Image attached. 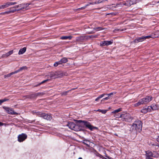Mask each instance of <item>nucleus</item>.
<instances>
[{
    "label": "nucleus",
    "mask_w": 159,
    "mask_h": 159,
    "mask_svg": "<svg viewBox=\"0 0 159 159\" xmlns=\"http://www.w3.org/2000/svg\"><path fill=\"white\" fill-rule=\"evenodd\" d=\"M78 125H76L74 123L72 122H68L66 125L67 126L72 130L75 131H79L81 130L83 126H84L90 130H93L94 129H97L98 128L94 127L90 123L87 121L78 120Z\"/></svg>",
    "instance_id": "1"
},
{
    "label": "nucleus",
    "mask_w": 159,
    "mask_h": 159,
    "mask_svg": "<svg viewBox=\"0 0 159 159\" xmlns=\"http://www.w3.org/2000/svg\"><path fill=\"white\" fill-rule=\"evenodd\" d=\"M142 123L141 121L136 120L134 121L131 127L132 130H136L137 132H140L142 130Z\"/></svg>",
    "instance_id": "2"
},
{
    "label": "nucleus",
    "mask_w": 159,
    "mask_h": 159,
    "mask_svg": "<svg viewBox=\"0 0 159 159\" xmlns=\"http://www.w3.org/2000/svg\"><path fill=\"white\" fill-rule=\"evenodd\" d=\"M119 116H116V118H120L121 120L123 121H129L133 119V118L131 117L130 115L127 113H123L121 114H120Z\"/></svg>",
    "instance_id": "3"
},
{
    "label": "nucleus",
    "mask_w": 159,
    "mask_h": 159,
    "mask_svg": "<svg viewBox=\"0 0 159 159\" xmlns=\"http://www.w3.org/2000/svg\"><path fill=\"white\" fill-rule=\"evenodd\" d=\"M43 93L42 92H39L36 93H33L25 96L26 98L31 99L35 100L36 98L41 95H43Z\"/></svg>",
    "instance_id": "4"
},
{
    "label": "nucleus",
    "mask_w": 159,
    "mask_h": 159,
    "mask_svg": "<svg viewBox=\"0 0 159 159\" xmlns=\"http://www.w3.org/2000/svg\"><path fill=\"white\" fill-rule=\"evenodd\" d=\"M153 98L150 96H147L141 99L143 104H145L150 102L152 99Z\"/></svg>",
    "instance_id": "5"
},
{
    "label": "nucleus",
    "mask_w": 159,
    "mask_h": 159,
    "mask_svg": "<svg viewBox=\"0 0 159 159\" xmlns=\"http://www.w3.org/2000/svg\"><path fill=\"white\" fill-rule=\"evenodd\" d=\"M3 108L5 110L8 114L11 115H16L17 114L16 112L14 111L13 109L9 107H3Z\"/></svg>",
    "instance_id": "6"
},
{
    "label": "nucleus",
    "mask_w": 159,
    "mask_h": 159,
    "mask_svg": "<svg viewBox=\"0 0 159 159\" xmlns=\"http://www.w3.org/2000/svg\"><path fill=\"white\" fill-rule=\"evenodd\" d=\"M27 138V135L25 134L22 133L19 134L18 137V140L21 142L24 141Z\"/></svg>",
    "instance_id": "7"
},
{
    "label": "nucleus",
    "mask_w": 159,
    "mask_h": 159,
    "mask_svg": "<svg viewBox=\"0 0 159 159\" xmlns=\"http://www.w3.org/2000/svg\"><path fill=\"white\" fill-rule=\"evenodd\" d=\"M113 43V40L111 41H101L100 43V46L102 47L105 46H108L112 44Z\"/></svg>",
    "instance_id": "8"
},
{
    "label": "nucleus",
    "mask_w": 159,
    "mask_h": 159,
    "mask_svg": "<svg viewBox=\"0 0 159 159\" xmlns=\"http://www.w3.org/2000/svg\"><path fill=\"white\" fill-rule=\"evenodd\" d=\"M146 159H153L152 158V152L148 150L146 151Z\"/></svg>",
    "instance_id": "9"
},
{
    "label": "nucleus",
    "mask_w": 159,
    "mask_h": 159,
    "mask_svg": "<svg viewBox=\"0 0 159 159\" xmlns=\"http://www.w3.org/2000/svg\"><path fill=\"white\" fill-rule=\"evenodd\" d=\"M42 117L44 119L49 120H50L52 119V116L51 115L44 113H43L42 115Z\"/></svg>",
    "instance_id": "10"
},
{
    "label": "nucleus",
    "mask_w": 159,
    "mask_h": 159,
    "mask_svg": "<svg viewBox=\"0 0 159 159\" xmlns=\"http://www.w3.org/2000/svg\"><path fill=\"white\" fill-rule=\"evenodd\" d=\"M151 37L150 35H148L146 36H143L141 37H139L140 40L141 42L143 41L146 39H149Z\"/></svg>",
    "instance_id": "11"
},
{
    "label": "nucleus",
    "mask_w": 159,
    "mask_h": 159,
    "mask_svg": "<svg viewBox=\"0 0 159 159\" xmlns=\"http://www.w3.org/2000/svg\"><path fill=\"white\" fill-rule=\"evenodd\" d=\"M122 110V108H119V109L115 110L114 111L112 112V113L114 114H115L114 116L116 117L115 116H120V113L118 115L116 114L117 113H118L120 111Z\"/></svg>",
    "instance_id": "12"
},
{
    "label": "nucleus",
    "mask_w": 159,
    "mask_h": 159,
    "mask_svg": "<svg viewBox=\"0 0 159 159\" xmlns=\"http://www.w3.org/2000/svg\"><path fill=\"white\" fill-rule=\"evenodd\" d=\"M72 38V36L71 35L67 36H62L61 37L60 39H67L70 40Z\"/></svg>",
    "instance_id": "13"
},
{
    "label": "nucleus",
    "mask_w": 159,
    "mask_h": 159,
    "mask_svg": "<svg viewBox=\"0 0 159 159\" xmlns=\"http://www.w3.org/2000/svg\"><path fill=\"white\" fill-rule=\"evenodd\" d=\"M26 48L25 47L23 48H22L20 49L19 51L18 54L19 55L22 54L24 53L26 51Z\"/></svg>",
    "instance_id": "14"
},
{
    "label": "nucleus",
    "mask_w": 159,
    "mask_h": 159,
    "mask_svg": "<svg viewBox=\"0 0 159 159\" xmlns=\"http://www.w3.org/2000/svg\"><path fill=\"white\" fill-rule=\"evenodd\" d=\"M148 107H147V106H145V107H144L143 109H142L141 111V112L142 113H147L148 111Z\"/></svg>",
    "instance_id": "15"
},
{
    "label": "nucleus",
    "mask_w": 159,
    "mask_h": 159,
    "mask_svg": "<svg viewBox=\"0 0 159 159\" xmlns=\"http://www.w3.org/2000/svg\"><path fill=\"white\" fill-rule=\"evenodd\" d=\"M141 105H143V103L141 101V100L140 99L139 101L137 102V103L134 104H133V106L135 107H138Z\"/></svg>",
    "instance_id": "16"
},
{
    "label": "nucleus",
    "mask_w": 159,
    "mask_h": 159,
    "mask_svg": "<svg viewBox=\"0 0 159 159\" xmlns=\"http://www.w3.org/2000/svg\"><path fill=\"white\" fill-rule=\"evenodd\" d=\"M60 61L61 62L62 64L65 63L68 61L67 58L64 57L61 59Z\"/></svg>",
    "instance_id": "17"
},
{
    "label": "nucleus",
    "mask_w": 159,
    "mask_h": 159,
    "mask_svg": "<svg viewBox=\"0 0 159 159\" xmlns=\"http://www.w3.org/2000/svg\"><path fill=\"white\" fill-rule=\"evenodd\" d=\"M152 157L158 158L159 157V154L156 151H153L152 152Z\"/></svg>",
    "instance_id": "18"
},
{
    "label": "nucleus",
    "mask_w": 159,
    "mask_h": 159,
    "mask_svg": "<svg viewBox=\"0 0 159 159\" xmlns=\"http://www.w3.org/2000/svg\"><path fill=\"white\" fill-rule=\"evenodd\" d=\"M123 4L127 7H130L131 6V1H126L123 3Z\"/></svg>",
    "instance_id": "19"
},
{
    "label": "nucleus",
    "mask_w": 159,
    "mask_h": 159,
    "mask_svg": "<svg viewBox=\"0 0 159 159\" xmlns=\"http://www.w3.org/2000/svg\"><path fill=\"white\" fill-rule=\"evenodd\" d=\"M151 107L152 109L153 110H157L158 108V107L157 106V105L155 104H153L152 105Z\"/></svg>",
    "instance_id": "20"
},
{
    "label": "nucleus",
    "mask_w": 159,
    "mask_h": 159,
    "mask_svg": "<svg viewBox=\"0 0 159 159\" xmlns=\"http://www.w3.org/2000/svg\"><path fill=\"white\" fill-rule=\"evenodd\" d=\"M27 68V67L25 66H22L21 67H20L19 69L18 70H17L15 71V72H16V73H17L21 70H23L26 69Z\"/></svg>",
    "instance_id": "21"
},
{
    "label": "nucleus",
    "mask_w": 159,
    "mask_h": 159,
    "mask_svg": "<svg viewBox=\"0 0 159 159\" xmlns=\"http://www.w3.org/2000/svg\"><path fill=\"white\" fill-rule=\"evenodd\" d=\"M12 8H13L12 7V8H11V9L9 11H8L9 14L11 13H14L15 11H16L17 10L19 11L20 10V9H18V10H17L16 9H13Z\"/></svg>",
    "instance_id": "22"
},
{
    "label": "nucleus",
    "mask_w": 159,
    "mask_h": 159,
    "mask_svg": "<svg viewBox=\"0 0 159 159\" xmlns=\"http://www.w3.org/2000/svg\"><path fill=\"white\" fill-rule=\"evenodd\" d=\"M116 92H113L109 94H105V95H107L108 97H109V98L113 95L114 94H115L116 93Z\"/></svg>",
    "instance_id": "23"
},
{
    "label": "nucleus",
    "mask_w": 159,
    "mask_h": 159,
    "mask_svg": "<svg viewBox=\"0 0 159 159\" xmlns=\"http://www.w3.org/2000/svg\"><path fill=\"white\" fill-rule=\"evenodd\" d=\"M105 95V93H103L100 95L95 99V101H98L100 99L102 98Z\"/></svg>",
    "instance_id": "24"
},
{
    "label": "nucleus",
    "mask_w": 159,
    "mask_h": 159,
    "mask_svg": "<svg viewBox=\"0 0 159 159\" xmlns=\"http://www.w3.org/2000/svg\"><path fill=\"white\" fill-rule=\"evenodd\" d=\"M31 4H33L31 3H27L26 4H25V3L23 4L22 5L24 7L22 8H21L20 9V10H22V9H24V7H27L29 5H31Z\"/></svg>",
    "instance_id": "25"
},
{
    "label": "nucleus",
    "mask_w": 159,
    "mask_h": 159,
    "mask_svg": "<svg viewBox=\"0 0 159 159\" xmlns=\"http://www.w3.org/2000/svg\"><path fill=\"white\" fill-rule=\"evenodd\" d=\"M9 99L7 98H4L3 99L0 100V105H1L2 103L6 101H8Z\"/></svg>",
    "instance_id": "26"
},
{
    "label": "nucleus",
    "mask_w": 159,
    "mask_h": 159,
    "mask_svg": "<svg viewBox=\"0 0 159 159\" xmlns=\"http://www.w3.org/2000/svg\"><path fill=\"white\" fill-rule=\"evenodd\" d=\"M61 64H62L61 61H60V60L56 62L54 64V66L55 67H56L58 65Z\"/></svg>",
    "instance_id": "27"
},
{
    "label": "nucleus",
    "mask_w": 159,
    "mask_h": 159,
    "mask_svg": "<svg viewBox=\"0 0 159 159\" xmlns=\"http://www.w3.org/2000/svg\"><path fill=\"white\" fill-rule=\"evenodd\" d=\"M55 75H56V77H55L54 78H58L61 76V73L59 72H56V74Z\"/></svg>",
    "instance_id": "28"
},
{
    "label": "nucleus",
    "mask_w": 159,
    "mask_h": 159,
    "mask_svg": "<svg viewBox=\"0 0 159 159\" xmlns=\"http://www.w3.org/2000/svg\"><path fill=\"white\" fill-rule=\"evenodd\" d=\"M141 41L140 40L139 37L137 38L136 39H135L134 40L133 42H131L132 43H138L139 42H141Z\"/></svg>",
    "instance_id": "29"
},
{
    "label": "nucleus",
    "mask_w": 159,
    "mask_h": 159,
    "mask_svg": "<svg viewBox=\"0 0 159 159\" xmlns=\"http://www.w3.org/2000/svg\"><path fill=\"white\" fill-rule=\"evenodd\" d=\"M15 74H16V73L15 71L14 72H12L9 74H8L7 75H5V76L7 77H10L12 75Z\"/></svg>",
    "instance_id": "30"
},
{
    "label": "nucleus",
    "mask_w": 159,
    "mask_h": 159,
    "mask_svg": "<svg viewBox=\"0 0 159 159\" xmlns=\"http://www.w3.org/2000/svg\"><path fill=\"white\" fill-rule=\"evenodd\" d=\"M43 113H42L41 112L38 111V112H37V114L36 115L38 116L39 117H42V115H43Z\"/></svg>",
    "instance_id": "31"
},
{
    "label": "nucleus",
    "mask_w": 159,
    "mask_h": 159,
    "mask_svg": "<svg viewBox=\"0 0 159 159\" xmlns=\"http://www.w3.org/2000/svg\"><path fill=\"white\" fill-rule=\"evenodd\" d=\"M70 91V90H68L66 91L62 92L61 93V95H66L67 94V93H69Z\"/></svg>",
    "instance_id": "32"
},
{
    "label": "nucleus",
    "mask_w": 159,
    "mask_h": 159,
    "mask_svg": "<svg viewBox=\"0 0 159 159\" xmlns=\"http://www.w3.org/2000/svg\"><path fill=\"white\" fill-rule=\"evenodd\" d=\"M97 156L103 159H107L106 158H105L102 155L99 153H98L97 155Z\"/></svg>",
    "instance_id": "33"
},
{
    "label": "nucleus",
    "mask_w": 159,
    "mask_h": 159,
    "mask_svg": "<svg viewBox=\"0 0 159 159\" xmlns=\"http://www.w3.org/2000/svg\"><path fill=\"white\" fill-rule=\"evenodd\" d=\"M13 50H11L7 53V55L8 56L10 55L13 53Z\"/></svg>",
    "instance_id": "34"
},
{
    "label": "nucleus",
    "mask_w": 159,
    "mask_h": 159,
    "mask_svg": "<svg viewBox=\"0 0 159 159\" xmlns=\"http://www.w3.org/2000/svg\"><path fill=\"white\" fill-rule=\"evenodd\" d=\"M130 1H131V5L137 3L136 0H131Z\"/></svg>",
    "instance_id": "35"
},
{
    "label": "nucleus",
    "mask_w": 159,
    "mask_h": 159,
    "mask_svg": "<svg viewBox=\"0 0 159 159\" xmlns=\"http://www.w3.org/2000/svg\"><path fill=\"white\" fill-rule=\"evenodd\" d=\"M93 29L95 30H97V31H98L103 30L104 29L102 28V27H98L97 28H94Z\"/></svg>",
    "instance_id": "36"
},
{
    "label": "nucleus",
    "mask_w": 159,
    "mask_h": 159,
    "mask_svg": "<svg viewBox=\"0 0 159 159\" xmlns=\"http://www.w3.org/2000/svg\"><path fill=\"white\" fill-rule=\"evenodd\" d=\"M49 80H50L49 79H47V80H43V81H42L41 83H40V84H43V83H45L47 82Z\"/></svg>",
    "instance_id": "37"
},
{
    "label": "nucleus",
    "mask_w": 159,
    "mask_h": 159,
    "mask_svg": "<svg viewBox=\"0 0 159 159\" xmlns=\"http://www.w3.org/2000/svg\"><path fill=\"white\" fill-rule=\"evenodd\" d=\"M49 80H50L49 79H47V80H43V81H42L41 83H40V84H43V83H45L47 82Z\"/></svg>",
    "instance_id": "38"
},
{
    "label": "nucleus",
    "mask_w": 159,
    "mask_h": 159,
    "mask_svg": "<svg viewBox=\"0 0 159 159\" xmlns=\"http://www.w3.org/2000/svg\"><path fill=\"white\" fill-rule=\"evenodd\" d=\"M6 7H7L6 6L5 4L3 5H1V6H0V9H3Z\"/></svg>",
    "instance_id": "39"
},
{
    "label": "nucleus",
    "mask_w": 159,
    "mask_h": 159,
    "mask_svg": "<svg viewBox=\"0 0 159 159\" xmlns=\"http://www.w3.org/2000/svg\"><path fill=\"white\" fill-rule=\"evenodd\" d=\"M107 111L106 110H102L101 112L103 114H105L106 113Z\"/></svg>",
    "instance_id": "40"
},
{
    "label": "nucleus",
    "mask_w": 159,
    "mask_h": 159,
    "mask_svg": "<svg viewBox=\"0 0 159 159\" xmlns=\"http://www.w3.org/2000/svg\"><path fill=\"white\" fill-rule=\"evenodd\" d=\"M85 8L84 6V7H82L81 8H78L76 9V10L77 11H78V10H84V9H85Z\"/></svg>",
    "instance_id": "41"
},
{
    "label": "nucleus",
    "mask_w": 159,
    "mask_h": 159,
    "mask_svg": "<svg viewBox=\"0 0 159 159\" xmlns=\"http://www.w3.org/2000/svg\"><path fill=\"white\" fill-rule=\"evenodd\" d=\"M6 7H7L10 6H11L10 2H8L5 3Z\"/></svg>",
    "instance_id": "42"
},
{
    "label": "nucleus",
    "mask_w": 159,
    "mask_h": 159,
    "mask_svg": "<svg viewBox=\"0 0 159 159\" xmlns=\"http://www.w3.org/2000/svg\"><path fill=\"white\" fill-rule=\"evenodd\" d=\"M5 14H9L8 11H7L0 13V15H4Z\"/></svg>",
    "instance_id": "43"
},
{
    "label": "nucleus",
    "mask_w": 159,
    "mask_h": 159,
    "mask_svg": "<svg viewBox=\"0 0 159 159\" xmlns=\"http://www.w3.org/2000/svg\"><path fill=\"white\" fill-rule=\"evenodd\" d=\"M8 57V56L7 55V53L3 54L2 56V57L3 58L7 57Z\"/></svg>",
    "instance_id": "44"
},
{
    "label": "nucleus",
    "mask_w": 159,
    "mask_h": 159,
    "mask_svg": "<svg viewBox=\"0 0 159 159\" xmlns=\"http://www.w3.org/2000/svg\"><path fill=\"white\" fill-rule=\"evenodd\" d=\"M109 98V97H106L105 98H103L102 101V100L103 101H104V100H107Z\"/></svg>",
    "instance_id": "45"
},
{
    "label": "nucleus",
    "mask_w": 159,
    "mask_h": 159,
    "mask_svg": "<svg viewBox=\"0 0 159 159\" xmlns=\"http://www.w3.org/2000/svg\"><path fill=\"white\" fill-rule=\"evenodd\" d=\"M37 112H38V111H33V114H34V115H36L37 114Z\"/></svg>",
    "instance_id": "46"
},
{
    "label": "nucleus",
    "mask_w": 159,
    "mask_h": 159,
    "mask_svg": "<svg viewBox=\"0 0 159 159\" xmlns=\"http://www.w3.org/2000/svg\"><path fill=\"white\" fill-rule=\"evenodd\" d=\"M89 4L90 5H93V4H96V2H90Z\"/></svg>",
    "instance_id": "47"
},
{
    "label": "nucleus",
    "mask_w": 159,
    "mask_h": 159,
    "mask_svg": "<svg viewBox=\"0 0 159 159\" xmlns=\"http://www.w3.org/2000/svg\"><path fill=\"white\" fill-rule=\"evenodd\" d=\"M10 4H11V5H15V4H17V2H10Z\"/></svg>",
    "instance_id": "48"
},
{
    "label": "nucleus",
    "mask_w": 159,
    "mask_h": 159,
    "mask_svg": "<svg viewBox=\"0 0 159 159\" xmlns=\"http://www.w3.org/2000/svg\"><path fill=\"white\" fill-rule=\"evenodd\" d=\"M22 4H20L19 5L16 6L14 7H13V8H18V7H20V6Z\"/></svg>",
    "instance_id": "49"
},
{
    "label": "nucleus",
    "mask_w": 159,
    "mask_h": 159,
    "mask_svg": "<svg viewBox=\"0 0 159 159\" xmlns=\"http://www.w3.org/2000/svg\"><path fill=\"white\" fill-rule=\"evenodd\" d=\"M96 4H99L101 3V0H98V1H96Z\"/></svg>",
    "instance_id": "50"
},
{
    "label": "nucleus",
    "mask_w": 159,
    "mask_h": 159,
    "mask_svg": "<svg viewBox=\"0 0 159 159\" xmlns=\"http://www.w3.org/2000/svg\"><path fill=\"white\" fill-rule=\"evenodd\" d=\"M152 3L151 4V5H155L156 3H157V2H152Z\"/></svg>",
    "instance_id": "51"
},
{
    "label": "nucleus",
    "mask_w": 159,
    "mask_h": 159,
    "mask_svg": "<svg viewBox=\"0 0 159 159\" xmlns=\"http://www.w3.org/2000/svg\"><path fill=\"white\" fill-rule=\"evenodd\" d=\"M106 156L109 159H114L113 158H112L111 157L109 156H107L106 155Z\"/></svg>",
    "instance_id": "52"
},
{
    "label": "nucleus",
    "mask_w": 159,
    "mask_h": 159,
    "mask_svg": "<svg viewBox=\"0 0 159 159\" xmlns=\"http://www.w3.org/2000/svg\"><path fill=\"white\" fill-rule=\"evenodd\" d=\"M90 5V4H89V3H88V4L84 6V7H85V8H86V7H87V6H89V5Z\"/></svg>",
    "instance_id": "53"
},
{
    "label": "nucleus",
    "mask_w": 159,
    "mask_h": 159,
    "mask_svg": "<svg viewBox=\"0 0 159 159\" xmlns=\"http://www.w3.org/2000/svg\"><path fill=\"white\" fill-rule=\"evenodd\" d=\"M157 141L159 143V135L157 139Z\"/></svg>",
    "instance_id": "54"
},
{
    "label": "nucleus",
    "mask_w": 159,
    "mask_h": 159,
    "mask_svg": "<svg viewBox=\"0 0 159 159\" xmlns=\"http://www.w3.org/2000/svg\"><path fill=\"white\" fill-rule=\"evenodd\" d=\"M40 85H41V84H40V83H39L38 84H37L35 85L34 86L35 87H37V86H39Z\"/></svg>",
    "instance_id": "55"
},
{
    "label": "nucleus",
    "mask_w": 159,
    "mask_h": 159,
    "mask_svg": "<svg viewBox=\"0 0 159 159\" xmlns=\"http://www.w3.org/2000/svg\"><path fill=\"white\" fill-rule=\"evenodd\" d=\"M4 124L0 122V126L3 125Z\"/></svg>",
    "instance_id": "56"
},
{
    "label": "nucleus",
    "mask_w": 159,
    "mask_h": 159,
    "mask_svg": "<svg viewBox=\"0 0 159 159\" xmlns=\"http://www.w3.org/2000/svg\"><path fill=\"white\" fill-rule=\"evenodd\" d=\"M107 0H101V2H104L105 1H107Z\"/></svg>",
    "instance_id": "57"
},
{
    "label": "nucleus",
    "mask_w": 159,
    "mask_h": 159,
    "mask_svg": "<svg viewBox=\"0 0 159 159\" xmlns=\"http://www.w3.org/2000/svg\"><path fill=\"white\" fill-rule=\"evenodd\" d=\"M142 0H136L137 3H138L139 2L141 1Z\"/></svg>",
    "instance_id": "58"
},
{
    "label": "nucleus",
    "mask_w": 159,
    "mask_h": 159,
    "mask_svg": "<svg viewBox=\"0 0 159 159\" xmlns=\"http://www.w3.org/2000/svg\"><path fill=\"white\" fill-rule=\"evenodd\" d=\"M101 110H101V109H98V110H97V111H99V112H101Z\"/></svg>",
    "instance_id": "59"
},
{
    "label": "nucleus",
    "mask_w": 159,
    "mask_h": 159,
    "mask_svg": "<svg viewBox=\"0 0 159 159\" xmlns=\"http://www.w3.org/2000/svg\"><path fill=\"white\" fill-rule=\"evenodd\" d=\"M30 121L29 122V123H32V122H34L35 121V120H34L33 121H30V120H29Z\"/></svg>",
    "instance_id": "60"
},
{
    "label": "nucleus",
    "mask_w": 159,
    "mask_h": 159,
    "mask_svg": "<svg viewBox=\"0 0 159 159\" xmlns=\"http://www.w3.org/2000/svg\"><path fill=\"white\" fill-rule=\"evenodd\" d=\"M76 89V88H73V89H71L70 90L71 91V90H74Z\"/></svg>",
    "instance_id": "61"
},
{
    "label": "nucleus",
    "mask_w": 159,
    "mask_h": 159,
    "mask_svg": "<svg viewBox=\"0 0 159 159\" xmlns=\"http://www.w3.org/2000/svg\"><path fill=\"white\" fill-rule=\"evenodd\" d=\"M51 78H53L54 77V75H51L50 76Z\"/></svg>",
    "instance_id": "62"
},
{
    "label": "nucleus",
    "mask_w": 159,
    "mask_h": 159,
    "mask_svg": "<svg viewBox=\"0 0 159 159\" xmlns=\"http://www.w3.org/2000/svg\"><path fill=\"white\" fill-rule=\"evenodd\" d=\"M158 144L157 143V144H154V145L156 146H157V145H158Z\"/></svg>",
    "instance_id": "63"
},
{
    "label": "nucleus",
    "mask_w": 159,
    "mask_h": 159,
    "mask_svg": "<svg viewBox=\"0 0 159 159\" xmlns=\"http://www.w3.org/2000/svg\"><path fill=\"white\" fill-rule=\"evenodd\" d=\"M78 159H83L81 157H79Z\"/></svg>",
    "instance_id": "64"
}]
</instances>
